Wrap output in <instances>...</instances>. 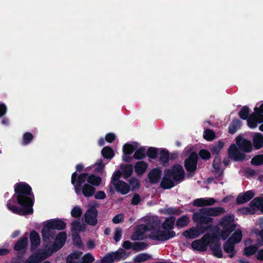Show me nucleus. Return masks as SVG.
<instances>
[{"instance_id": "nucleus-1", "label": "nucleus", "mask_w": 263, "mask_h": 263, "mask_svg": "<svg viewBox=\"0 0 263 263\" xmlns=\"http://www.w3.org/2000/svg\"><path fill=\"white\" fill-rule=\"evenodd\" d=\"M14 190L16 194L17 202L23 208L20 209L16 206L11 205L10 200L7 203V208L15 214L20 215L32 214L33 202L31 198L27 197L31 193L30 186L25 183L21 182L15 184Z\"/></svg>"}, {"instance_id": "nucleus-2", "label": "nucleus", "mask_w": 263, "mask_h": 263, "mask_svg": "<svg viewBox=\"0 0 263 263\" xmlns=\"http://www.w3.org/2000/svg\"><path fill=\"white\" fill-rule=\"evenodd\" d=\"M158 227L157 223L153 222L147 225H139L131 236V239L134 240H140L147 236L153 239L162 241L175 236L174 233L173 232L167 234L165 232L158 233V231L157 230Z\"/></svg>"}, {"instance_id": "nucleus-3", "label": "nucleus", "mask_w": 263, "mask_h": 263, "mask_svg": "<svg viewBox=\"0 0 263 263\" xmlns=\"http://www.w3.org/2000/svg\"><path fill=\"white\" fill-rule=\"evenodd\" d=\"M66 237V234L62 232L57 235L54 242L52 244L49 242V239H46V242L44 241L45 248V251L40 250L36 254L31 255L26 261V263H39L42 260L51 255L54 252L57 251L63 246Z\"/></svg>"}, {"instance_id": "nucleus-4", "label": "nucleus", "mask_w": 263, "mask_h": 263, "mask_svg": "<svg viewBox=\"0 0 263 263\" xmlns=\"http://www.w3.org/2000/svg\"><path fill=\"white\" fill-rule=\"evenodd\" d=\"M184 171L183 167L179 165L173 166L171 172L169 170L165 171L161 185L164 189H170L174 186V183L172 178L175 181L182 180L184 178Z\"/></svg>"}, {"instance_id": "nucleus-5", "label": "nucleus", "mask_w": 263, "mask_h": 263, "mask_svg": "<svg viewBox=\"0 0 263 263\" xmlns=\"http://www.w3.org/2000/svg\"><path fill=\"white\" fill-rule=\"evenodd\" d=\"M77 174L74 172L71 176V183L73 185L74 191L77 194L80 193V186L87 181L94 186H98L101 183V178L93 175H88L87 174L83 173L79 176L76 180Z\"/></svg>"}, {"instance_id": "nucleus-6", "label": "nucleus", "mask_w": 263, "mask_h": 263, "mask_svg": "<svg viewBox=\"0 0 263 263\" xmlns=\"http://www.w3.org/2000/svg\"><path fill=\"white\" fill-rule=\"evenodd\" d=\"M65 226V223L59 219L47 221L44 225L42 231L44 241L46 242V239H49L53 235L54 230H62L64 229Z\"/></svg>"}, {"instance_id": "nucleus-7", "label": "nucleus", "mask_w": 263, "mask_h": 263, "mask_svg": "<svg viewBox=\"0 0 263 263\" xmlns=\"http://www.w3.org/2000/svg\"><path fill=\"white\" fill-rule=\"evenodd\" d=\"M208 242L211 244V250L214 256L218 258L223 257L222 252L221 248V242L219 236L216 234H213L212 236H205Z\"/></svg>"}, {"instance_id": "nucleus-8", "label": "nucleus", "mask_w": 263, "mask_h": 263, "mask_svg": "<svg viewBox=\"0 0 263 263\" xmlns=\"http://www.w3.org/2000/svg\"><path fill=\"white\" fill-rule=\"evenodd\" d=\"M222 230L220 231L218 227H217L215 232L212 234H216L219 236V238H221L223 240H226L229 235L233 232L236 228V225L233 224V225L229 226H221Z\"/></svg>"}, {"instance_id": "nucleus-9", "label": "nucleus", "mask_w": 263, "mask_h": 263, "mask_svg": "<svg viewBox=\"0 0 263 263\" xmlns=\"http://www.w3.org/2000/svg\"><path fill=\"white\" fill-rule=\"evenodd\" d=\"M228 155L229 157L235 161H240L245 160L246 155L241 153L237 148L236 145L232 144L230 145L228 149Z\"/></svg>"}, {"instance_id": "nucleus-10", "label": "nucleus", "mask_w": 263, "mask_h": 263, "mask_svg": "<svg viewBox=\"0 0 263 263\" xmlns=\"http://www.w3.org/2000/svg\"><path fill=\"white\" fill-rule=\"evenodd\" d=\"M236 142L239 149L245 153H249L252 150V144L250 140L243 139L240 136H237Z\"/></svg>"}, {"instance_id": "nucleus-11", "label": "nucleus", "mask_w": 263, "mask_h": 263, "mask_svg": "<svg viewBox=\"0 0 263 263\" xmlns=\"http://www.w3.org/2000/svg\"><path fill=\"white\" fill-rule=\"evenodd\" d=\"M125 254L123 250H118L105 256L101 261V263H114V261H119L122 258Z\"/></svg>"}, {"instance_id": "nucleus-12", "label": "nucleus", "mask_w": 263, "mask_h": 263, "mask_svg": "<svg viewBox=\"0 0 263 263\" xmlns=\"http://www.w3.org/2000/svg\"><path fill=\"white\" fill-rule=\"evenodd\" d=\"M226 212L225 209L222 207L205 208L200 209V212L202 214L210 215L211 216H218Z\"/></svg>"}, {"instance_id": "nucleus-13", "label": "nucleus", "mask_w": 263, "mask_h": 263, "mask_svg": "<svg viewBox=\"0 0 263 263\" xmlns=\"http://www.w3.org/2000/svg\"><path fill=\"white\" fill-rule=\"evenodd\" d=\"M254 196L255 193L252 190L240 193L236 199V203L237 204H243L249 201Z\"/></svg>"}, {"instance_id": "nucleus-14", "label": "nucleus", "mask_w": 263, "mask_h": 263, "mask_svg": "<svg viewBox=\"0 0 263 263\" xmlns=\"http://www.w3.org/2000/svg\"><path fill=\"white\" fill-rule=\"evenodd\" d=\"M97 211L95 208H89L85 214V221L90 225H95L97 223Z\"/></svg>"}, {"instance_id": "nucleus-15", "label": "nucleus", "mask_w": 263, "mask_h": 263, "mask_svg": "<svg viewBox=\"0 0 263 263\" xmlns=\"http://www.w3.org/2000/svg\"><path fill=\"white\" fill-rule=\"evenodd\" d=\"M175 219L174 217H171L169 218L166 219L164 222L163 224V228L162 230H160V223L156 221H154L153 222H156L158 225V228L157 229V230L158 231V233H161V232H165L166 233H168L170 232H172L171 231H167L168 230H171L174 227V222H175ZM174 233H175L174 232ZM175 235V233H174Z\"/></svg>"}, {"instance_id": "nucleus-16", "label": "nucleus", "mask_w": 263, "mask_h": 263, "mask_svg": "<svg viewBox=\"0 0 263 263\" xmlns=\"http://www.w3.org/2000/svg\"><path fill=\"white\" fill-rule=\"evenodd\" d=\"M197 156L195 153H193L185 161V167L189 172H193L196 169Z\"/></svg>"}, {"instance_id": "nucleus-17", "label": "nucleus", "mask_w": 263, "mask_h": 263, "mask_svg": "<svg viewBox=\"0 0 263 263\" xmlns=\"http://www.w3.org/2000/svg\"><path fill=\"white\" fill-rule=\"evenodd\" d=\"M114 184L116 191L122 195L127 194L130 191L129 185L123 181H115Z\"/></svg>"}, {"instance_id": "nucleus-18", "label": "nucleus", "mask_w": 263, "mask_h": 263, "mask_svg": "<svg viewBox=\"0 0 263 263\" xmlns=\"http://www.w3.org/2000/svg\"><path fill=\"white\" fill-rule=\"evenodd\" d=\"M28 244L27 234L24 235L17 241L14 246V250L21 252L25 251Z\"/></svg>"}, {"instance_id": "nucleus-19", "label": "nucleus", "mask_w": 263, "mask_h": 263, "mask_svg": "<svg viewBox=\"0 0 263 263\" xmlns=\"http://www.w3.org/2000/svg\"><path fill=\"white\" fill-rule=\"evenodd\" d=\"M96 189L88 183H84L83 186H80V192L86 197L93 196L95 193Z\"/></svg>"}, {"instance_id": "nucleus-20", "label": "nucleus", "mask_w": 263, "mask_h": 263, "mask_svg": "<svg viewBox=\"0 0 263 263\" xmlns=\"http://www.w3.org/2000/svg\"><path fill=\"white\" fill-rule=\"evenodd\" d=\"M250 207L252 209H258L263 214V198L257 197L254 198L249 203Z\"/></svg>"}, {"instance_id": "nucleus-21", "label": "nucleus", "mask_w": 263, "mask_h": 263, "mask_svg": "<svg viewBox=\"0 0 263 263\" xmlns=\"http://www.w3.org/2000/svg\"><path fill=\"white\" fill-rule=\"evenodd\" d=\"M253 142L255 149L261 148L263 146V135L259 133H255L253 136Z\"/></svg>"}, {"instance_id": "nucleus-22", "label": "nucleus", "mask_w": 263, "mask_h": 263, "mask_svg": "<svg viewBox=\"0 0 263 263\" xmlns=\"http://www.w3.org/2000/svg\"><path fill=\"white\" fill-rule=\"evenodd\" d=\"M30 239L31 243V249H35L40 243L39 234L35 231L30 232Z\"/></svg>"}, {"instance_id": "nucleus-23", "label": "nucleus", "mask_w": 263, "mask_h": 263, "mask_svg": "<svg viewBox=\"0 0 263 263\" xmlns=\"http://www.w3.org/2000/svg\"><path fill=\"white\" fill-rule=\"evenodd\" d=\"M241 123V121L237 118L233 119L229 126V133L230 134H235L240 128Z\"/></svg>"}, {"instance_id": "nucleus-24", "label": "nucleus", "mask_w": 263, "mask_h": 263, "mask_svg": "<svg viewBox=\"0 0 263 263\" xmlns=\"http://www.w3.org/2000/svg\"><path fill=\"white\" fill-rule=\"evenodd\" d=\"M213 234L204 235L200 240H198V251L203 252L207 250L208 246L211 249V244L207 242L205 236H212Z\"/></svg>"}, {"instance_id": "nucleus-25", "label": "nucleus", "mask_w": 263, "mask_h": 263, "mask_svg": "<svg viewBox=\"0 0 263 263\" xmlns=\"http://www.w3.org/2000/svg\"><path fill=\"white\" fill-rule=\"evenodd\" d=\"M161 175V172L159 169H154L151 171L149 174L148 177L150 181L152 183H155L158 182L160 180Z\"/></svg>"}, {"instance_id": "nucleus-26", "label": "nucleus", "mask_w": 263, "mask_h": 263, "mask_svg": "<svg viewBox=\"0 0 263 263\" xmlns=\"http://www.w3.org/2000/svg\"><path fill=\"white\" fill-rule=\"evenodd\" d=\"M235 216L232 214H229L224 215L220 220V226L233 225L234 221Z\"/></svg>"}, {"instance_id": "nucleus-27", "label": "nucleus", "mask_w": 263, "mask_h": 263, "mask_svg": "<svg viewBox=\"0 0 263 263\" xmlns=\"http://www.w3.org/2000/svg\"><path fill=\"white\" fill-rule=\"evenodd\" d=\"M210 215L202 214L200 212V209L198 211V224H209L213 221V218L210 217ZM199 235V228H198V235Z\"/></svg>"}, {"instance_id": "nucleus-28", "label": "nucleus", "mask_w": 263, "mask_h": 263, "mask_svg": "<svg viewBox=\"0 0 263 263\" xmlns=\"http://www.w3.org/2000/svg\"><path fill=\"white\" fill-rule=\"evenodd\" d=\"M147 168V164L143 161H138L135 165V171L137 175L143 174Z\"/></svg>"}, {"instance_id": "nucleus-29", "label": "nucleus", "mask_w": 263, "mask_h": 263, "mask_svg": "<svg viewBox=\"0 0 263 263\" xmlns=\"http://www.w3.org/2000/svg\"><path fill=\"white\" fill-rule=\"evenodd\" d=\"M258 249V247L256 245H251L246 247L244 248L243 254L247 256L250 257L256 253Z\"/></svg>"}, {"instance_id": "nucleus-30", "label": "nucleus", "mask_w": 263, "mask_h": 263, "mask_svg": "<svg viewBox=\"0 0 263 263\" xmlns=\"http://www.w3.org/2000/svg\"><path fill=\"white\" fill-rule=\"evenodd\" d=\"M242 238V233L240 229H236L232 236L228 238L231 241L236 244L240 242Z\"/></svg>"}, {"instance_id": "nucleus-31", "label": "nucleus", "mask_w": 263, "mask_h": 263, "mask_svg": "<svg viewBox=\"0 0 263 263\" xmlns=\"http://www.w3.org/2000/svg\"><path fill=\"white\" fill-rule=\"evenodd\" d=\"M82 253L76 252L69 255L67 258V263H78Z\"/></svg>"}, {"instance_id": "nucleus-32", "label": "nucleus", "mask_w": 263, "mask_h": 263, "mask_svg": "<svg viewBox=\"0 0 263 263\" xmlns=\"http://www.w3.org/2000/svg\"><path fill=\"white\" fill-rule=\"evenodd\" d=\"M215 200L213 198H198V207L212 205L215 203Z\"/></svg>"}, {"instance_id": "nucleus-33", "label": "nucleus", "mask_w": 263, "mask_h": 263, "mask_svg": "<svg viewBox=\"0 0 263 263\" xmlns=\"http://www.w3.org/2000/svg\"><path fill=\"white\" fill-rule=\"evenodd\" d=\"M254 112L251 114L252 117L256 119L258 123H263V114L260 111V109L257 107H255L254 108Z\"/></svg>"}, {"instance_id": "nucleus-34", "label": "nucleus", "mask_w": 263, "mask_h": 263, "mask_svg": "<svg viewBox=\"0 0 263 263\" xmlns=\"http://www.w3.org/2000/svg\"><path fill=\"white\" fill-rule=\"evenodd\" d=\"M189 221V217L186 215H184L177 220L176 226L178 227L182 228L187 226Z\"/></svg>"}, {"instance_id": "nucleus-35", "label": "nucleus", "mask_w": 263, "mask_h": 263, "mask_svg": "<svg viewBox=\"0 0 263 263\" xmlns=\"http://www.w3.org/2000/svg\"><path fill=\"white\" fill-rule=\"evenodd\" d=\"M250 111L249 107L247 106H244L239 111L238 115L241 119L245 120L249 118Z\"/></svg>"}, {"instance_id": "nucleus-36", "label": "nucleus", "mask_w": 263, "mask_h": 263, "mask_svg": "<svg viewBox=\"0 0 263 263\" xmlns=\"http://www.w3.org/2000/svg\"><path fill=\"white\" fill-rule=\"evenodd\" d=\"M235 244L230 240L228 239L223 244V250L226 253H231L235 250Z\"/></svg>"}, {"instance_id": "nucleus-37", "label": "nucleus", "mask_w": 263, "mask_h": 263, "mask_svg": "<svg viewBox=\"0 0 263 263\" xmlns=\"http://www.w3.org/2000/svg\"><path fill=\"white\" fill-rule=\"evenodd\" d=\"M183 235L190 239L195 238L197 236V229L196 228H192L184 231Z\"/></svg>"}, {"instance_id": "nucleus-38", "label": "nucleus", "mask_w": 263, "mask_h": 263, "mask_svg": "<svg viewBox=\"0 0 263 263\" xmlns=\"http://www.w3.org/2000/svg\"><path fill=\"white\" fill-rule=\"evenodd\" d=\"M102 154L106 159H111L114 157V153L110 147L106 146L102 149Z\"/></svg>"}, {"instance_id": "nucleus-39", "label": "nucleus", "mask_w": 263, "mask_h": 263, "mask_svg": "<svg viewBox=\"0 0 263 263\" xmlns=\"http://www.w3.org/2000/svg\"><path fill=\"white\" fill-rule=\"evenodd\" d=\"M215 137V134L213 130L207 129L205 130L203 134V138L207 141H212Z\"/></svg>"}, {"instance_id": "nucleus-40", "label": "nucleus", "mask_w": 263, "mask_h": 263, "mask_svg": "<svg viewBox=\"0 0 263 263\" xmlns=\"http://www.w3.org/2000/svg\"><path fill=\"white\" fill-rule=\"evenodd\" d=\"M151 258V256L147 254H140L137 255L134 260L137 262H142L145 261H146Z\"/></svg>"}, {"instance_id": "nucleus-41", "label": "nucleus", "mask_w": 263, "mask_h": 263, "mask_svg": "<svg viewBox=\"0 0 263 263\" xmlns=\"http://www.w3.org/2000/svg\"><path fill=\"white\" fill-rule=\"evenodd\" d=\"M252 164L254 165H259L263 164V155H258L254 156L251 161Z\"/></svg>"}, {"instance_id": "nucleus-42", "label": "nucleus", "mask_w": 263, "mask_h": 263, "mask_svg": "<svg viewBox=\"0 0 263 263\" xmlns=\"http://www.w3.org/2000/svg\"><path fill=\"white\" fill-rule=\"evenodd\" d=\"M199 157L203 160H209L211 157V154L208 150L202 149L198 152Z\"/></svg>"}, {"instance_id": "nucleus-43", "label": "nucleus", "mask_w": 263, "mask_h": 263, "mask_svg": "<svg viewBox=\"0 0 263 263\" xmlns=\"http://www.w3.org/2000/svg\"><path fill=\"white\" fill-rule=\"evenodd\" d=\"M248 125L251 128H255L257 126V122L256 119L251 115L248 119H247Z\"/></svg>"}, {"instance_id": "nucleus-44", "label": "nucleus", "mask_w": 263, "mask_h": 263, "mask_svg": "<svg viewBox=\"0 0 263 263\" xmlns=\"http://www.w3.org/2000/svg\"><path fill=\"white\" fill-rule=\"evenodd\" d=\"M161 212L162 213L166 214H179L180 213L178 212V210L175 208H165L164 209L161 210Z\"/></svg>"}, {"instance_id": "nucleus-45", "label": "nucleus", "mask_w": 263, "mask_h": 263, "mask_svg": "<svg viewBox=\"0 0 263 263\" xmlns=\"http://www.w3.org/2000/svg\"><path fill=\"white\" fill-rule=\"evenodd\" d=\"M145 155V150L143 148H141L136 151L134 157L136 159H140L143 158Z\"/></svg>"}, {"instance_id": "nucleus-46", "label": "nucleus", "mask_w": 263, "mask_h": 263, "mask_svg": "<svg viewBox=\"0 0 263 263\" xmlns=\"http://www.w3.org/2000/svg\"><path fill=\"white\" fill-rule=\"evenodd\" d=\"M82 213V210L78 206H74L71 212V215L73 217H78L81 215Z\"/></svg>"}, {"instance_id": "nucleus-47", "label": "nucleus", "mask_w": 263, "mask_h": 263, "mask_svg": "<svg viewBox=\"0 0 263 263\" xmlns=\"http://www.w3.org/2000/svg\"><path fill=\"white\" fill-rule=\"evenodd\" d=\"M160 159L163 163L167 162L168 159V152L162 149L160 152Z\"/></svg>"}, {"instance_id": "nucleus-48", "label": "nucleus", "mask_w": 263, "mask_h": 263, "mask_svg": "<svg viewBox=\"0 0 263 263\" xmlns=\"http://www.w3.org/2000/svg\"><path fill=\"white\" fill-rule=\"evenodd\" d=\"M33 136L30 133H26L24 134L23 137V143L24 145L28 144L32 139Z\"/></svg>"}, {"instance_id": "nucleus-49", "label": "nucleus", "mask_w": 263, "mask_h": 263, "mask_svg": "<svg viewBox=\"0 0 263 263\" xmlns=\"http://www.w3.org/2000/svg\"><path fill=\"white\" fill-rule=\"evenodd\" d=\"M123 150L125 154L129 155L133 152L134 151V148L132 145L126 144L124 145Z\"/></svg>"}, {"instance_id": "nucleus-50", "label": "nucleus", "mask_w": 263, "mask_h": 263, "mask_svg": "<svg viewBox=\"0 0 263 263\" xmlns=\"http://www.w3.org/2000/svg\"><path fill=\"white\" fill-rule=\"evenodd\" d=\"M130 186L132 190H135L139 186V181L135 178H132L129 180Z\"/></svg>"}, {"instance_id": "nucleus-51", "label": "nucleus", "mask_w": 263, "mask_h": 263, "mask_svg": "<svg viewBox=\"0 0 263 263\" xmlns=\"http://www.w3.org/2000/svg\"><path fill=\"white\" fill-rule=\"evenodd\" d=\"M125 177L130 176L133 171V167L132 165H127L125 166L123 170Z\"/></svg>"}, {"instance_id": "nucleus-52", "label": "nucleus", "mask_w": 263, "mask_h": 263, "mask_svg": "<svg viewBox=\"0 0 263 263\" xmlns=\"http://www.w3.org/2000/svg\"><path fill=\"white\" fill-rule=\"evenodd\" d=\"M82 260L86 263H91L95 260V258L90 253H87L83 256Z\"/></svg>"}, {"instance_id": "nucleus-53", "label": "nucleus", "mask_w": 263, "mask_h": 263, "mask_svg": "<svg viewBox=\"0 0 263 263\" xmlns=\"http://www.w3.org/2000/svg\"><path fill=\"white\" fill-rule=\"evenodd\" d=\"M122 235V230L119 228L115 230L114 238L116 242H118L121 239Z\"/></svg>"}, {"instance_id": "nucleus-54", "label": "nucleus", "mask_w": 263, "mask_h": 263, "mask_svg": "<svg viewBox=\"0 0 263 263\" xmlns=\"http://www.w3.org/2000/svg\"><path fill=\"white\" fill-rule=\"evenodd\" d=\"M124 219V216L122 214H119L117 215H116L115 217L112 218V222L114 223L117 224L120 222H121Z\"/></svg>"}, {"instance_id": "nucleus-55", "label": "nucleus", "mask_w": 263, "mask_h": 263, "mask_svg": "<svg viewBox=\"0 0 263 263\" xmlns=\"http://www.w3.org/2000/svg\"><path fill=\"white\" fill-rule=\"evenodd\" d=\"M71 226L73 230L79 231L82 230V227L81 226L80 222L77 221L73 222L71 224Z\"/></svg>"}, {"instance_id": "nucleus-56", "label": "nucleus", "mask_w": 263, "mask_h": 263, "mask_svg": "<svg viewBox=\"0 0 263 263\" xmlns=\"http://www.w3.org/2000/svg\"><path fill=\"white\" fill-rule=\"evenodd\" d=\"M95 170H96V171H97L98 172H101L103 171L104 165L102 163V160H99L95 164Z\"/></svg>"}, {"instance_id": "nucleus-57", "label": "nucleus", "mask_w": 263, "mask_h": 263, "mask_svg": "<svg viewBox=\"0 0 263 263\" xmlns=\"http://www.w3.org/2000/svg\"><path fill=\"white\" fill-rule=\"evenodd\" d=\"M140 201H141L140 196L139 195L135 194H134V195L133 197L131 203L133 205H137L140 202Z\"/></svg>"}, {"instance_id": "nucleus-58", "label": "nucleus", "mask_w": 263, "mask_h": 263, "mask_svg": "<svg viewBox=\"0 0 263 263\" xmlns=\"http://www.w3.org/2000/svg\"><path fill=\"white\" fill-rule=\"evenodd\" d=\"M116 138V135L113 133L107 134L105 136V140L109 143L112 142L115 140Z\"/></svg>"}, {"instance_id": "nucleus-59", "label": "nucleus", "mask_w": 263, "mask_h": 263, "mask_svg": "<svg viewBox=\"0 0 263 263\" xmlns=\"http://www.w3.org/2000/svg\"><path fill=\"white\" fill-rule=\"evenodd\" d=\"M157 153L156 149L154 148H149L147 152L148 156L152 158H155L157 156Z\"/></svg>"}, {"instance_id": "nucleus-60", "label": "nucleus", "mask_w": 263, "mask_h": 263, "mask_svg": "<svg viewBox=\"0 0 263 263\" xmlns=\"http://www.w3.org/2000/svg\"><path fill=\"white\" fill-rule=\"evenodd\" d=\"M214 173L216 178H219L223 175V170L221 168L214 169Z\"/></svg>"}, {"instance_id": "nucleus-61", "label": "nucleus", "mask_w": 263, "mask_h": 263, "mask_svg": "<svg viewBox=\"0 0 263 263\" xmlns=\"http://www.w3.org/2000/svg\"><path fill=\"white\" fill-rule=\"evenodd\" d=\"M95 197L98 199H103L106 197V194L103 191H98L95 194Z\"/></svg>"}, {"instance_id": "nucleus-62", "label": "nucleus", "mask_w": 263, "mask_h": 263, "mask_svg": "<svg viewBox=\"0 0 263 263\" xmlns=\"http://www.w3.org/2000/svg\"><path fill=\"white\" fill-rule=\"evenodd\" d=\"M7 111L6 106L4 104H0V117L3 116Z\"/></svg>"}, {"instance_id": "nucleus-63", "label": "nucleus", "mask_w": 263, "mask_h": 263, "mask_svg": "<svg viewBox=\"0 0 263 263\" xmlns=\"http://www.w3.org/2000/svg\"><path fill=\"white\" fill-rule=\"evenodd\" d=\"M256 258L258 260L263 261V249H261L258 251Z\"/></svg>"}, {"instance_id": "nucleus-64", "label": "nucleus", "mask_w": 263, "mask_h": 263, "mask_svg": "<svg viewBox=\"0 0 263 263\" xmlns=\"http://www.w3.org/2000/svg\"><path fill=\"white\" fill-rule=\"evenodd\" d=\"M211 151L213 154L218 155L220 150L219 149L216 145H214L213 147H212Z\"/></svg>"}]
</instances>
